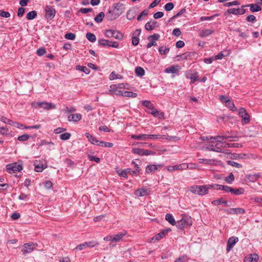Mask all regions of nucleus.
Here are the masks:
<instances>
[{"label":"nucleus","instance_id":"f257e3e1","mask_svg":"<svg viewBox=\"0 0 262 262\" xmlns=\"http://www.w3.org/2000/svg\"><path fill=\"white\" fill-rule=\"evenodd\" d=\"M214 137H210L211 141L210 144L206 147V149L210 151H214L216 152H221L222 146L221 143L216 141V140L213 139Z\"/></svg>","mask_w":262,"mask_h":262},{"label":"nucleus","instance_id":"f03ea898","mask_svg":"<svg viewBox=\"0 0 262 262\" xmlns=\"http://www.w3.org/2000/svg\"><path fill=\"white\" fill-rule=\"evenodd\" d=\"M99 245V243L95 241L86 242L77 245L74 249L75 251H81L86 248H93Z\"/></svg>","mask_w":262,"mask_h":262},{"label":"nucleus","instance_id":"7ed1b4c3","mask_svg":"<svg viewBox=\"0 0 262 262\" xmlns=\"http://www.w3.org/2000/svg\"><path fill=\"white\" fill-rule=\"evenodd\" d=\"M105 36L108 38L114 37L116 39L121 40L123 37V35L118 30H107L105 33Z\"/></svg>","mask_w":262,"mask_h":262},{"label":"nucleus","instance_id":"20e7f679","mask_svg":"<svg viewBox=\"0 0 262 262\" xmlns=\"http://www.w3.org/2000/svg\"><path fill=\"white\" fill-rule=\"evenodd\" d=\"M32 105L35 107H41L44 108L45 110H50L51 108H55L56 106L55 105L51 103H48V102H34L32 104Z\"/></svg>","mask_w":262,"mask_h":262},{"label":"nucleus","instance_id":"39448f33","mask_svg":"<svg viewBox=\"0 0 262 262\" xmlns=\"http://www.w3.org/2000/svg\"><path fill=\"white\" fill-rule=\"evenodd\" d=\"M6 168L9 173H16L23 169L22 166L16 163L7 165Z\"/></svg>","mask_w":262,"mask_h":262},{"label":"nucleus","instance_id":"423d86ee","mask_svg":"<svg viewBox=\"0 0 262 262\" xmlns=\"http://www.w3.org/2000/svg\"><path fill=\"white\" fill-rule=\"evenodd\" d=\"M45 11L47 19L51 20L54 17L56 10L53 6L50 5L46 6L45 8Z\"/></svg>","mask_w":262,"mask_h":262},{"label":"nucleus","instance_id":"0eeeda50","mask_svg":"<svg viewBox=\"0 0 262 262\" xmlns=\"http://www.w3.org/2000/svg\"><path fill=\"white\" fill-rule=\"evenodd\" d=\"M160 37V36L159 34H154V35L149 36L147 38L149 42L146 46L147 48H150L152 46H157L156 41L159 39Z\"/></svg>","mask_w":262,"mask_h":262},{"label":"nucleus","instance_id":"6e6552de","mask_svg":"<svg viewBox=\"0 0 262 262\" xmlns=\"http://www.w3.org/2000/svg\"><path fill=\"white\" fill-rule=\"evenodd\" d=\"M37 246V244L33 243H26L24 245V248L21 250L23 254L29 253L33 251Z\"/></svg>","mask_w":262,"mask_h":262},{"label":"nucleus","instance_id":"1a4fd4ad","mask_svg":"<svg viewBox=\"0 0 262 262\" xmlns=\"http://www.w3.org/2000/svg\"><path fill=\"white\" fill-rule=\"evenodd\" d=\"M238 241V238L236 236H232L229 238L227 243V251L229 252Z\"/></svg>","mask_w":262,"mask_h":262},{"label":"nucleus","instance_id":"9d476101","mask_svg":"<svg viewBox=\"0 0 262 262\" xmlns=\"http://www.w3.org/2000/svg\"><path fill=\"white\" fill-rule=\"evenodd\" d=\"M163 165L162 164H152L147 165L146 167L145 172L147 173H150L156 171H159Z\"/></svg>","mask_w":262,"mask_h":262},{"label":"nucleus","instance_id":"9b49d317","mask_svg":"<svg viewBox=\"0 0 262 262\" xmlns=\"http://www.w3.org/2000/svg\"><path fill=\"white\" fill-rule=\"evenodd\" d=\"M214 188V184L213 185H205L203 186H199V193L198 195H203L208 193V190L210 188Z\"/></svg>","mask_w":262,"mask_h":262},{"label":"nucleus","instance_id":"f8f14e48","mask_svg":"<svg viewBox=\"0 0 262 262\" xmlns=\"http://www.w3.org/2000/svg\"><path fill=\"white\" fill-rule=\"evenodd\" d=\"M238 114L243 118L245 123H248L250 121V116L244 108L241 107L239 110Z\"/></svg>","mask_w":262,"mask_h":262},{"label":"nucleus","instance_id":"ddd939ff","mask_svg":"<svg viewBox=\"0 0 262 262\" xmlns=\"http://www.w3.org/2000/svg\"><path fill=\"white\" fill-rule=\"evenodd\" d=\"M186 167L185 163H182L173 166H169L167 167V169L169 172H172L174 170H184Z\"/></svg>","mask_w":262,"mask_h":262},{"label":"nucleus","instance_id":"4468645a","mask_svg":"<svg viewBox=\"0 0 262 262\" xmlns=\"http://www.w3.org/2000/svg\"><path fill=\"white\" fill-rule=\"evenodd\" d=\"M258 258V255L256 253L249 254L245 257L244 262H257Z\"/></svg>","mask_w":262,"mask_h":262},{"label":"nucleus","instance_id":"2eb2a0df","mask_svg":"<svg viewBox=\"0 0 262 262\" xmlns=\"http://www.w3.org/2000/svg\"><path fill=\"white\" fill-rule=\"evenodd\" d=\"M130 137L133 139L142 141H146L149 139V135L147 134L132 135Z\"/></svg>","mask_w":262,"mask_h":262},{"label":"nucleus","instance_id":"dca6fc26","mask_svg":"<svg viewBox=\"0 0 262 262\" xmlns=\"http://www.w3.org/2000/svg\"><path fill=\"white\" fill-rule=\"evenodd\" d=\"M227 12L229 14H233L235 15H242L244 14L246 12V10L243 9H235V8H231L230 9H228L227 11Z\"/></svg>","mask_w":262,"mask_h":262},{"label":"nucleus","instance_id":"f3484780","mask_svg":"<svg viewBox=\"0 0 262 262\" xmlns=\"http://www.w3.org/2000/svg\"><path fill=\"white\" fill-rule=\"evenodd\" d=\"M158 27L157 23L155 21L150 20L145 25V29L146 30L150 31L154 30L155 28Z\"/></svg>","mask_w":262,"mask_h":262},{"label":"nucleus","instance_id":"a211bd4d","mask_svg":"<svg viewBox=\"0 0 262 262\" xmlns=\"http://www.w3.org/2000/svg\"><path fill=\"white\" fill-rule=\"evenodd\" d=\"M150 110L151 111L150 114L154 117H158L159 119L164 118V114L163 113H159L157 110L154 108V106L152 107V108H150Z\"/></svg>","mask_w":262,"mask_h":262},{"label":"nucleus","instance_id":"6ab92c4d","mask_svg":"<svg viewBox=\"0 0 262 262\" xmlns=\"http://www.w3.org/2000/svg\"><path fill=\"white\" fill-rule=\"evenodd\" d=\"M119 16V15L116 13L114 11L109 10L106 14V17L107 20H113L116 19Z\"/></svg>","mask_w":262,"mask_h":262},{"label":"nucleus","instance_id":"aec40b11","mask_svg":"<svg viewBox=\"0 0 262 262\" xmlns=\"http://www.w3.org/2000/svg\"><path fill=\"white\" fill-rule=\"evenodd\" d=\"M179 70V67L178 66H172L165 69L164 72L166 73H177Z\"/></svg>","mask_w":262,"mask_h":262},{"label":"nucleus","instance_id":"412c9836","mask_svg":"<svg viewBox=\"0 0 262 262\" xmlns=\"http://www.w3.org/2000/svg\"><path fill=\"white\" fill-rule=\"evenodd\" d=\"M214 189L217 190H223L226 192H230L231 190V187L228 186H224L219 184H214Z\"/></svg>","mask_w":262,"mask_h":262},{"label":"nucleus","instance_id":"4be33fe9","mask_svg":"<svg viewBox=\"0 0 262 262\" xmlns=\"http://www.w3.org/2000/svg\"><path fill=\"white\" fill-rule=\"evenodd\" d=\"M135 194L137 196H143L148 194V191L146 188H141L135 191Z\"/></svg>","mask_w":262,"mask_h":262},{"label":"nucleus","instance_id":"5701e85b","mask_svg":"<svg viewBox=\"0 0 262 262\" xmlns=\"http://www.w3.org/2000/svg\"><path fill=\"white\" fill-rule=\"evenodd\" d=\"M85 136L91 143L98 146L100 141L99 140H98L89 133H85Z\"/></svg>","mask_w":262,"mask_h":262},{"label":"nucleus","instance_id":"b1692460","mask_svg":"<svg viewBox=\"0 0 262 262\" xmlns=\"http://www.w3.org/2000/svg\"><path fill=\"white\" fill-rule=\"evenodd\" d=\"M230 53H231V52L230 50H226V51H224L223 52H221L217 55H216L214 56V59L215 60L221 59L224 57L228 56Z\"/></svg>","mask_w":262,"mask_h":262},{"label":"nucleus","instance_id":"393cba45","mask_svg":"<svg viewBox=\"0 0 262 262\" xmlns=\"http://www.w3.org/2000/svg\"><path fill=\"white\" fill-rule=\"evenodd\" d=\"M81 119V115L80 114H75L70 115L68 117V120L69 121L77 122Z\"/></svg>","mask_w":262,"mask_h":262},{"label":"nucleus","instance_id":"a878e982","mask_svg":"<svg viewBox=\"0 0 262 262\" xmlns=\"http://www.w3.org/2000/svg\"><path fill=\"white\" fill-rule=\"evenodd\" d=\"M149 139H158L160 138H162L163 139L170 140L172 139V137L170 136H167L166 135H149Z\"/></svg>","mask_w":262,"mask_h":262},{"label":"nucleus","instance_id":"bb28decb","mask_svg":"<svg viewBox=\"0 0 262 262\" xmlns=\"http://www.w3.org/2000/svg\"><path fill=\"white\" fill-rule=\"evenodd\" d=\"M34 170L38 172H42L47 167V165H44L42 163H39L38 164H34Z\"/></svg>","mask_w":262,"mask_h":262},{"label":"nucleus","instance_id":"cd10ccee","mask_svg":"<svg viewBox=\"0 0 262 262\" xmlns=\"http://www.w3.org/2000/svg\"><path fill=\"white\" fill-rule=\"evenodd\" d=\"M242 147V145L239 143H229L224 142V145L222 146V148H231V147L239 148V147Z\"/></svg>","mask_w":262,"mask_h":262},{"label":"nucleus","instance_id":"c85d7f7f","mask_svg":"<svg viewBox=\"0 0 262 262\" xmlns=\"http://www.w3.org/2000/svg\"><path fill=\"white\" fill-rule=\"evenodd\" d=\"M213 33V31L211 29H204L200 33V36L202 37H207Z\"/></svg>","mask_w":262,"mask_h":262},{"label":"nucleus","instance_id":"c756f323","mask_svg":"<svg viewBox=\"0 0 262 262\" xmlns=\"http://www.w3.org/2000/svg\"><path fill=\"white\" fill-rule=\"evenodd\" d=\"M167 231L168 230L163 231L162 232L159 233L158 234H157L156 235L152 237L151 240L157 241L160 240L165 235Z\"/></svg>","mask_w":262,"mask_h":262},{"label":"nucleus","instance_id":"7c9ffc66","mask_svg":"<svg viewBox=\"0 0 262 262\" xmlns=\"http://www.w3.org/2000/svg\"><path fill=\"white\" fill-rule=\"evenodd\" d=\"M125 233H119L114 236H112V242L117 243L119 242L122 237L125 235Z\"/></svg>","mask_w":262,"mask_h":262},{"label":"nucleus","instance_id":"2f4dec72","mask_svg":"<svg viewBox=\"0 0 262 262\" xmlns=\"http://www.w3.org/2000/svg\"><path fill=\"white\" fill-rule=\"evenodd\" d=\"M247 6L250 7V11L252 12H258L261 10L260 6L257 4H249Z\"/></svg>","mask_w":262,"mask_h":262},{"label":"nucleus","instance_id":"473e14b6","mask_svg":"<svg viewBox=\"0 0 262 262\" xmlns=\"http://www.w3.org/2000/svg\"><path fill=\"white\" fill-rule=\"evenodd\" d=\"M214 140H216L217 142H219V143H221L222 144V146L224 145V142H223L222 141L223 140H227L229 141V136H216L213 138Z\"/></svg>","mask_w":262,"mask_h":262},{"label":"nucleus","instance_id":"72a5a7b5","mask_svg":"<svg viewBox=\"0 0 262 262\" xmlns=\"http://www.w3.org/2000/svg\"><path fill=\"white\" fill-rule=\"evenodd\" d=\"M165 219L172 225H174L176 224L174 217L171 214H166L165 215Z\"/></svg>","mask_w":262,"mask_h":262},{"label":"nucleus","instance_id":"f704fd0d","mask_svg":"<svg viewBox=\"0 0 262 262\" xmlns=\"http://www.w3.org/2000/svg\"><path fill=\"white\" fill-rule=\"evenodd\" d=\"M140 169H136L135 170H133L131 168H126V171L127 172V174H130L132 176H138L139 175V173H140Z\"/></svg>","mask_w":262,"mask_h":262},{"label":"nucleus","instance_id":"c9c22d12","mask_svg":"<svg viewBox=\"0 0 262 262\" xmlns=\"http://www.w3.org/2000/svg\"><path fill=\"white\" fill-rule=\"evenodd\" d=\"M121 96L127 97L135 98L137 96V94L129 91H125L122 93Z\"/></svg>","mask_w":262,"mask_h":262},{"label":"nucleus","instance_id":"e433bc0d","mask_svg":"<svg viewBox=\"0 0 262 262\" xmlns=\"http://www.w3.org/2000/svg\"><path fill=\"white\" fill-rule=\"evenodd\" d=\"M104 16V12H101L95 17L94 19L96 22L100 23L102 21Z\"/></svg>","mask_w":262,"mask_h":262},{"label":"nucleus","instance_id":"4c0bfd02","mask_svg":"<svg viewBox=\"0 0 262 262\" xmlns=\"http://www.w3.org/2000/svg\"><path fill=\"white\" fill-rule=\"evenodd\" d=\"M86 39L90 42H94L96 40V36L90 32H88L86 34Z\"/></svg>","mask_w":262,"mask_h":262},{"label":"nucleus","instance_id":"58836bf2","mask_svg":"<svg viewBox=\"0 0 262 262\" xmlns=\"http://www.w3.org/2000/svg\"><path fill=\"white\" fill-rule=\"evenodd\" d=\"M135 73L137 76L141 77L144 75L145 71L142 68L138 67L135 69Z\"/></svg>","mask_w":262,"mask_h":262},{"label":"nucleus","instance_id":"ea45409f","mask_svg":"<svg viewBox=\"0 0 262 262\" xmlns=\"http://www.w3.org/2000/svg\"><path fill=\"white\" fill-rule=\"evenodd\" d=\"M136 16V12L134 10H129L126 14V17L129 20H132Z\"/></svg>","mask_w":262,"mask_h":262},{"label":"nucleus","instance_id":"a19ab883","mask_svg":"<svg viewBox=\"0 0 262 262\" xmlns=\"http://www.w3.org/2000/svg\"><path fill=\"white\" fill-rule=\"evenodd\" d=\"M37 16V12L35 11H32L27 13L26 18L28 20H32L35 18Z\"/></svg>","mask_w":262,"mask_h":262},{"label":"nucleus","instance_id":"79ce46f5","mask_svg":"<svg viewBox=\"0 0 262 262\" xmlns=\"http://www.w3.org/2000/svg\"><path fill=\"white\" fill-rule=\"evenodd\" d=\"M180 223L183 224L184 226L191 225L192 224L191 219L183 217L180 221Z\"/></svg>","mask_w":262,"mask_h":262},{"label":"nucleus","instance_id":"37998d69","mask_svg":"<svg viewBox=\"0 0 262 262\" xmlns=\"http://www.w3.org/2000/svg\"><path fill=\"white\" fill-rule=\"evenodd\" d=\"M244 190L243 188L234 189L231 188L230 192L235 195H239L244 193Z\"/></svg>","mask_w":262,"mask_h":262},{"label":"nucleus","instance_id":"c03bdc74","mask_svg":"<svg viewBox=\"0 0 262 262\" xmlns=\"http://www.w3.org/2000/svg\"><path fill=\"white\" fill-rule=\"evenodd\" d=\"M98 43L99 45L102 47H109V45L110 44V41L108 40L101 39L98 40Z\"/></svg>","mask_w":262,"mask_h":262},{"label":"nucleus","instance_id":"a18cd8bd","mask_svg":"<svg viewBox=\"0 0 262 262\" xmlns=\"http://www.w3.org/2000/svg\"><path fill=\"white\" fill-rule=\"evenodd\" d=\"M0 120L4 123L9 124L11 126H12V124H13V121L3 116H0Z\"/></svg>","mask_w":262,"mask_h":262},{"label":"nucleus","instance_id":"49530a36","mask_svg":"<svg viewBox=\"0 0 262 262\" xmlns=\"http://www.w3.org/2000/svg\"><path fill=\"white\" fill-rule=\"evenodd\" d=\"M159 52L161 54L166 55L169 52V48L161 47L159 48Z\"/></svg>","mask_w":262,"mask_h":262},{"label":"nucleus","instance_id":"de8ad7c7","mask_svg":"<svg viewBox=\"0 0 262 262\" xmlns=\"http://www.w3.org/2000/svg\"><path fill=\"white\" fill-rule=\"evenodd\" d=\"M212 204L214 205H219L221 204H223L225 205L228 206L227 205V202L226 201H223L222 199H218L213 201L212 202Z\"/></svg>","mask_w":262,"mask_h":262},{"label":"nucleus","instance_id":"09e8293b","mask_svg":"<svg viewBox=\"0 0 262 262\" xmlns=\"http://www.w3.org/2000/svg\"><path fill=\"white\" fill-rule=\"evenodd\" d=\"M231 210L233 211L232 212H234V214H244L245 213V209L241 208H232Z\"/></svg>","mask_w":262,"mask_h":262},{"label":"nucleus","instance_id":"8fccbe9b","mask_svg":"<svg viewBox=\"0 0 262 262\" xmlns=\"http://www.w3.org/2000/svg\"><path fill=\"white\" fill-rule=\"evenodd\" d=\"M98 146L101 147H112L113 146V144L110 142L100 141Z\"/></svg>","mask_w":262,"mask_h":262},{"label":"nucleus","instance_id":"3c124183","mask_svg":"<svg viewBox=\"0 0 262 262\" xmlns=\"http://www.w3.org/2000/svg\"><path fill=\"white\" fill-rule=\"evenodd\" d=\"M142 104L149 110L150 108H152V107L154 106V105L151 103V102L148 100H143L142 101Z\"/></svg>","mask_w":262,"mask_h":262},{"label":"nucleus","instance_id":"603ef678","mask_svg":"<svg viewBox=\"0 0 262 262\" xmlns=\"http://www.w3.org/2000/svg\"><path fill=\"white\" fill-rule=\"evenodd\" d=\"M226 106L232 111L236 110V108L235 107L234 103L230 100L226 104Z\"/></svg>","mask_w":262,"mask_h":262},{"label":"nucleus","instance_id":"864d4df0","mask_svg":"<svg viewBox=\"0 0 262 262\" xmlns=\"http://www.w3.org/2000/svg\"><path fill=\"white\" fill-rule=\"evenodd\" d=\"M219 16L218 14H215L210 16H201L200 18L201 21L210 20H212L215 16Z\"/></svg>","mask_w":262,"mask_h":262},{"label":"nucleus","instance_id":"5fc2aeb1","mask_svg":"<svg viewBox=\"0 0 262 262\" xmlns=\"http://www.w3.org/2000/svg\"><path fill=\"white\" fill-rule=\"evenodd\" d=\"M185 165H186V167H185V169H194L198 168V165L195 163H189V164L185 163Z\"/></svg>","mask_w":262,"mask_h":262},{"label":"nucleus","instance_id":"6e6d98bb","mask_svg":"<svg viewBox=\"0 0 262 262\" xmlns=\"http://www.w3.org/2000/svg\"><path fill=\"white\" fill-rule=\"evenodd\" d=\"M77 69L80 71L83 72L84 73L87 74H89L90 72V69L86 68V67L84 66H77Z\"/></svg>","mask_w":262,"mask_h":262},{"label":"nucleus","instance_id":"4d7b16f0","mask_svg":"<svg viewBox=\"0 0 262 262\" xmlns=\"http://www.w3.org/2000/svg\"><path fill=\"white\" fill-rule=\"evenodd\" d=\"M234 180V176L232 173H230L228 177L225 178V181L228 184H231Z\"/></svg>","mask_w":262,"mask_h":262},{"label":"nucleus","instance_id":"13d9d810","mask_svg":"<svg viewBox=\"0 0 262 262\" xmlns=\"http://www.w3.org/2000/svg\"><path fill=\"white\" fill-rule=\"evenodd\" d=\"M31 136L27 135V134H24L21 136H19L17 138V140L20 141H27L30 138Z\"/></svg>","mask_w":262,"mask_h":262},{"label":"nucleus","instance_id":"bf43d9fd","mask_svg":"<svg viewBox=\"0 0 262 262\" xmlns=\"http://www.w3.org/2000/svg\"><path fill=\"white\" fill-rule=\"evenodd\" d=\"M132 152L134 154L143 156V149L139 148H134L132 149Z\"/></svg>","mask_w":262,"mask_h":262},{"label":"nucleus","instance_id":"052dcab7","mask_svg":"<svg viewBox=\"0 0 262 262\" xmlns=\"http://www.w3.org/2000/svg\"><path fill=\"white\" fill-rule=\"evenodd\" d=\"M188 258L187 255H184L179 258H177L174 262H185L188 261Z\"/></svg>","mask_w":262,"mask_h":262},{"label":"nucleus","instance_id":"680f3d73","mask_svg":"<svg viewBox=\"0 0 262 262\" xmlns=\"http://www.w3.org/2000/svg\"><path fill=\"white\" fill-rule=\"evenodd\" d=\"M198 161L200 163H205L207 164H211L213 163V161L211 159H204L200 158L198 159Z\"/></svg>","mask_w":262,"mask_h":262},{"label":"nucleus","instance_id":"e2e57ef3","mask_svg":"<svg viewBox=\"0 0 262 262\" xmlns=\"http://www.w3.org/2000/svg\"><path fill=\"white\" fill-rule=\"evenodd\" d=\"M64 37L67 39L73 40L75 39L76 35L72 33H68L65 34Z\"/></svg>","mask_w":262,"mask_h":262},{"label":"nucleus","instance_id":"0e129e2a","mask_svg":"<svg viewBox=\"0 0 262 262\" xmlns=\"http://www.w3.org/2000/svg\"><path fill=\"white\" fill-rule=\"evenodd\" d=\"M117 173L120 176H121L122 177H124L125 178H127V172L126 171V169H120L119 170H118Z\"/></svg>","mask_w":262,"mask_h":262},{"label":"nucleus","instance_id":"69168bd1","mask_svg":"<svg viewBox=\"0 0 262 262\" xmlns=\"http://www.w3.org/2000/svg\"><path fill=\"white\" fill-rule=\"evenodd\" d=\"M174 5L172 3H168L164 6V9L167 11H169L173 9Z\"/></svg>","mask_w":262,"mask_h":262},{"label":"nucleus","instance_id":"338daca9","mask_svg":"<svg viewBox=\"0 0 262 262\" xmlns=\"http://www.w3.org/2000/svg\"><path fill=\"white\" fill-rule=\"evenodd\" d=\"M71 136V135L70 133H66L60 135V138L62 140H67L70 138Z\"/></svg>","mask_w":262,"mask_h":262},{"label":"nucleus","instance_id":"774afa93","mask_svg":"<svg viewBox=\"0 0 262 262\" xmlns=\"http://www.w3.org/2000/svg\"><path fill=\"white\" fill-rule=\"evenodd\" d=\"M191 80L192 83H194V81L198 80V73H195L194 74H191L189 77Z\"/></svg>","mask_w":262,"mask_h":262}]
</instances>
